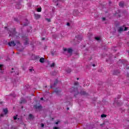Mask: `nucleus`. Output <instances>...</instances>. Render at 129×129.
<instances>
[{"label":"nucleus","instance_id":"de8ad7c7","mask_svg":"<svg viewBox=\"0 0 129 129\" xmlns=\"http://www.w3.org/2000/svg\"><path fill=\"white\" fill-rule=\"evenodd\" d=\"M109 4H111V2H109Z\"/></svg>","mask_w":129,"mask_h":129},{"label":"nucleus","instance_id":"7c9ffc66","mask_svg":"<svg viewBox=\"0 0 129 129\" xmlns=\"http://www.w3.org/2000/svg\"><path fill=\"white\" fill-rule=\"evenodd\" d=\"M2 67H3V64H0V70H2Z\"/></svg>","mask_w":129,"mask_h":129},{"label":"nucleus","instance_id":"79ce46f5","mask_svg":"<svg viewBox=\"0 0 129 129\" xmlns=\"http://www.w3.org/2000/svg\"><path fill=\"white\" fill-rule=\"evenodd\" d=\"M126 69H129V67H127V68H126Z\"/></svg>","mask_w":129,"mask_h":129},{"label":"nucleus","instance_id":"1a4fd4ad","mask_svg":"<svg viewBox=\"0 0 129 129\" xmlns=\"http://www.w3.org/2000/svg\"><path fill=\"white\" fill-rule=\"evenodd\" d=\"M39 62H40V63H44V62H45V58L44 57L40 58Z\"/></svg>","mask_w":129,"mask_h":129},{"label":"nucleus","instance_id":"473e14b6","mask_svg":"<svg viewBox=\"0 0 129 129\" xmlns=\"http://www.w3.org/2000/svg\"><path fill=\"white\" fill-rule=\"evenodd\" d=\"M41 127H44V124L43 123H41Z\"/></svg>","mask_w":129,"mask_h":129},{"label":"nucleus","instance_id":"4c0bfd02","mask_svg":"<svg viewBox=\"0 0 129 129\" xmlns=\"http://www.w3.org/2000/svg\"><path fill=\"white\" fill-rule=\"evenodd\" d=\"M42 41H44V40H45V38H42Z\"/></svg>","mask_w":129,"mask_h":129},{"label":"nucleus","instance_id":"a211bd4d","mask_svg":"<svg viewBox=\"0 0 129 129\" xmlns=\"http://www.w3.org/2000/svg\"><path fill=\"white\" fill-rule=\"evenodd\" d=\"M13 118H14V120H16V119H18V115H16V116H14L13 117Z\"/></svg>","mask_w":129,"mask_h":129},{"label":"nucleus","instance_id":"423d86ee","mask_svg":"<svg viewBox=\"0 0 129 129\" xmlns=\"http://www.w3.org/2000/svg\"><path fill=\"white\" fill-rule=\"evenodd\" d=\"M25 46H27V45H29V38H25V42H24Z\"/></svg>","mask_w":129,"mask_h":129},{"label":"nucleus","instance_id":"b1692460","mask_svg":"<svg viewBox=\"0 0 129 129\" xmlns=\"http://www.w3.org/2000/svg\"><path fill=\"white\" fill-rule=\"evenodd\" d=\"M45 20H46V21H47V22H51L50 19L46 18Z\"/></svg>","mask_w":129,"mask_h":129},{"label":"nucleus","instance_id":"ddd939ff","mask_svg":"<svg viewBox=\"0 0 129 129\" xmlns=\"http://www.w3.org/2000/svg\"><path fill=\"white\" fill-rule=\"evenodd\" d=\"M37 11L38 12V13H41V12H42V8H37Z\"/></svg>","mask_w":129,"mask_h":129},{"label":"nucleus","instance_id":"6e6552de","mask_svg":"<svg viewBox=\"0 0 129 129\" xmlns=\"http://www.w3.org/2000/svg\"><path fill=\"white\" fill-rule=\"evenodd\" d=\"M123 28H124L123 26L119 27L118 30V32H119L120 33V32H123L124 31Z\"/></svg>","mask_w":129,"mask_h":129},{"label":"nucleus","instance_id":"9d476101","mask_svg":"<svg viewBox=\"0 0 129 129\" xmlns=\"http://www.w3.org/2000/svg\"><path fill=\"white\" fill-rule=\"evenodd\" d=\"M34 107L36 109H40V108H42V106H41V105L38 106L37 105H34Z\"/></svg>","mask_w":129,"mask_h":129},{"label":"nucleus","instance_id":"c03bdc74","mask_svg":"<svg viewBox=\"0 0 129 129\" xmlns=\"http://www.w3.org/2000/svg\"><path fill=\"white\" fill-rule=\"evenodd\" d=\"M57 2H59L60 1H62V0H56Z\"/></svg>","mask_w":129,"mask_h":129},{"label":"nucleus","instance_id":"72a5a7b5","mask_svg":"<svg viewBox=\"0 0 129 129\" xmlns=\"http://www.w3.org/2000/svg\"><path fill=\"white\" fill-rule=\"evenodd\" d=\"M102 20L103 21H105V18H104V17L102 18Z\"/></svg>","mask_w":129,"mask_h":129},{"label":"nucleus","instance_id":"f257e3e1","mask_svg":"<svg viewBox=\"0 0 129 129\" xmlns=\"http://www.w3.org/2000/svg\"><path fill=\"white\" fill-rule=\"evenodd\" d=\"M78 86H79V83L76 82L74 83V86L70 89V92L71 93H75V96L76 97L78 94H81V95H87V93L84 91H81L80 93L78 92Z\"/></svg>","mask_w":129,"mask_h":129},{"label":"nucleus","instance_id":"9b49d317","mask_svg":"<svg viewBox=\"0 0 129 129\" xmlns=\"http://www.w3.org/2000/svg\"><path fill=\"white\" fill-rule=\"evenodd\" d=\"M113 74H114V75H117V74H119V71H114Z\"/></svg>","mask_w":129,"mask_h":129},{"label":"nucleus","instance_id":"a19ab883","mask_svg":"<svg viewBox=\"0 0 129 129\" xmlns=\"http://www.w3.org/2000/svg\"><path fill=\"white\" fill-rule=\"evenodd\" d=\"M67 109V110H69V107H68Z\"/></svg>","mask_w":129,"mask_h":129},{"label":"nucleus","instance_id":"2f4dec72","mask_svg":"<svg viewBox=\"0 0 129 129\" xmlns=\"http://www.w3.org/2000/svg\"><path fill=\"white\" fill-rule=\"evenodd\" d=\"M53 129H59V127L55 126V127H53Z\"/></svg>","mask_w":129,"mask_h":129},{"label":"nucleus","instance_id":"ea45409f","mask_svg":"<svg viewBox=\"0 0 129 129\" xmlns=\"http://www.w3.org/2000/svg\"><path fill=\"white\" fill-rule=\"evenodd\" d=\"M77 80H79V78H77Z\"/></svg>","mask_w":129,"mask_h":129},{"label":"nucleus","instance_id":"393cba45","mask_svg":"<svg viewBox=\"0 0 129 129\" xmlns=\"http://www.w3.org/2000/svg\"><path fill=\"white\" fill-rule=\"evenodd\" d=\"M51 54L52 55V56H54V55H55V53L54 52V51H51Z\"/></svg>","mask_w":129,"mask_h":129},{"label":"nucleus","instance_id":"e433bc0d","mask_svg":"<svg viewBox=\"0 0 129 129\" xmlns=\"http://www.w3.org/2000/svg\"><path fill=\"white\" fill-rule=\"evenodd\" d=\"M58 123H59V122H55V124H58Z\"/></svg>","mask_w":129,"mask_h":129},{"label":"nucleus","instance_id":"f704fd0d","mask_svg":"<svg viewBox=\"0 0 129 129\" xmlns=\"http://www.w3.org/2000/svg\"><path fill=\"white\" fill-rule=\"evenodd\" d=\"M40 100H44V98H43V97L40 98Z\"/></svg>","mask_w":129,"mask_h":129},{"label":"nucleus","instance_id":"6ab92c4d","mask_svg":"<svg viewBox=\"0 0 129 129\" xmlns=\"http://www.w3.org/2000/svg\"><path fill=\"white\" fill-rule=\"evenodd\" d=\"M5 115H6L5 114H3V113L1 114H0V118L4 117V116H5Z\"/></svg>","mask_w":129,"mask_h":129},{"label":"nucleus","instance_id":"c9c22d12","mask_svg":"<svg viewBox=\"0 0 129 129\" xmlns=\"http://www.w3.org/2000/svg\"><path fill=\"white\" fill-rule=\"evenodd\" d=\"M67 25V26H70V23H68Z\"/></svg>","mask_w":129,"mask_h":129},{"label":"nucleus","instance_id":"2eb2a0df","mask_svg":"<svg viewBox=\"0 0 129 129\" xmlns=\"http://www.w3.org/2000/svg\"><path fill=\"white\" fill-rule=\"evenodd\" d=\"M119 7H121L122 8V7H123V2H120L119 3Z\"/></svg>","mask_w":129,"mask_h":129},{"label":"nucleus","instance_id":"dca6fc26","mask_svg":"<svg viewBox=\"0 0 129 129\" xmlns=\"http://www.w3.org/2000/svg\"><path fill=\"white\" fill-rule=\"evenodd\" d=\"M67 73H71V69H68V70H67Z\"/></svg>","mask_w":129,"mask_h":129},{"label":"nucleus","instance_id":"4468645a","mask_svg":"<svg viewBox=\"0 0 129 129\" xmlns=\"http://www.w3.org/2000/svg\"><path fill=\"white\" fill-rule=\"evenodd\" d=\"M54 92H55V93H56V94L58 95V94L59 93H60V92H61V91H59V90H57V89H56V90L54 91Z\"/></svg>","mask_w":129,"mask_h":129},{"label":"nucleus","instance_id":"58836bf2","mask_svg":"<svg viewBox=\"0 0 129 129\" xmlns=\"http://www.w3.org/2000/svg\"><path fill=\"white\" fill-rule=\"evenodd\" d=\"M92 66H93V67H95V64H93L92 65Z\"/></svg>","mask_w":129,"mask_h":129},{"label":"nucleus","instance_id":"4be33fe9","mask_svg":"<svg viewBox=\"0 0 129 129\" xmlns=\"http://www.w3.org/2000/svg\"><path fill=\"white\" fill-rule=\"evenodd\" d=\"M57 84H58V80H56L54 83V86H55V85H57Z\"/></svg>","mask_w":129,"mask_h":129},{"label":"nucleus","instance_id":"3c124183","mask_svg":"<svg viewBox=\"0 0 129 129\" xmlns=\"http://www.w3.org/2000/svg\"><path fill=\"white\" fill-rule=\"evenodd\" d=\"M19 119H20V118H18V120H19Z\"/></svg>","mask_w":129,"mask_h":129},{"label":"nucleus","instance_id":"cd10ccee","mask_svg":"<svg viewBox=\"0 0 129 129\" xmlns=\"http://www.w3.org/2000/svg\"><path fill=\"white\" fill-rule=\"evenodd\" d=\"M127 27H124V31H127Z\"/></svg>","mask_w":129,"mask_h":129},{"label":"nucleus","instance_id":"0eeeda50","mask_svg":"<svg viewBox=\"0 0 129 129\" xmlns=\"http://www.w3.org/2000/svg\"><path fill=\"white\" fill-rule=\"evenodd\" d=\"M3 112H4L5 115H7V114L9 112V110H8V108H6L3 109Z\"/></svg>","mask_w":129,"mask_h":129},{"label":"nucleus","instance_id":"c85d7f7f","mask_svg":"<svg viewBox=\"0 0 129 129\" xmlns=\"http://www.w3.org/2000/svg\"><path fill=\"white\" fill-rule=\"evenodd\" d=\"M14 21H15V22H18V18H14Z\"/></svg>","mask_w":129,"mask_h":129},{"label":"nucleus","instance_id":"37998d69","mask_svg":"<svg viewBox=\"0 0 129 129\" xmlns=\"http://www.w3.org/2000/svg\"><path fill=\"white\" fill-rule=\"evenodd\" d=\"M29 71H32V69H29Z\"/></svg>","mask_w":129,"mask_h":129},{"label":"nucleus","instance_id":"20e7f679","mask_svg":"<svg viewBox=\"0 0 129 129\" xmlns=\"http://www.w3.org/2000/svg\"><path fill=\"white\" fill-rule=\"evenodd\" d=\"M63 51L64 52H66L67 51H68V53L70 54L73 52V50L72 49V48H68V49H67V48H63Z\"/></svg>","mask_w":129,"mask_h":129},{"label":"nucleus","instance_id":"bb28decb","mask_svg":"<svg viewBox=\"0 0 129 129\" xmlns=\"http://www.w3.org/2000/svg\"><path fill=\"white\" fill-rule=\"evenodd\" d=\"M3 103H5V102L3 101H0V104H3Z\"/></svg>","mask_w":129,"mask_h":129},{"label":"nucleus","instance_id":"49530a36","mask_svg":"<svg viewBox=\"0 0 129 129\" xmlns=\"http://www.w3.org/2000/svg\"><path fill=\"white\" fill-rule=\"evenodd\" d=\"M103 124H101L100 125L102 126Z\"/></svg>","mask_w":129,"mask_h":129},{"label":"nucleus","instance_id":"09e8293b","mask_svg":"<svg viewBox=\"0 0 129 129\" xmlns=\"http://www.w3.org/2000/svg\"><path fill=\"white\" fill-rule=\"evenodd\" d=\"M119 18H120V15H119Z\"/></svg>","mask_w":129,"mask_h":129},{"label":"nucleus","instance_id":"f3484780","mask_svg":"<svg viewBox=\"0 0 129 129\" xmlns=\"http://www.w3.org/2000/svg\"><path fill=\"white\" fill-rule=\"evenodd\" d=\"M29 118H34V116H33V114H30L29 115Z\"/></svg>","mask_w":129,"mask_h":129},{"label":"nucleus","instance_id":"a878e982","mask_svg":"<svg viewBox=\"0 0 129 129\" xmlns=\"http://www.w3.org/2000/svg\"><path fill=\"white\" fill-rule=\"evenodd\" d=\"M117 105L118 106H120V105H121V104H119V102H118L117 103Z\"/></svg>","mask_w":129,"mask_h":129},{"label":"nucleus","instance_id":"f8f14e48","mask_svg":"<svg viewBox=\"0 0 129 129\" xmlns=\"http://www.w3.org/2000/svg\"><path fill=\"white\" fill-rule=\"evenodd\" d=\"M26 99H22L21 101H20V103L22 104V103H26Z\"/></svg>","mask_w":129,"mask_h":129},{"label":"nucleus","instance_id":"5701e85b","mask_svg":"<svg viewBox=\"0 0 129 129\" xmlns=\"http://www.w3.org/2000/svg\"><path fill=\"white\" fill-rule=\"evenodd\" d=\"M55 66V63L53 62L51 65H50V67L52 68L54 67Z\"/></svg>","mask_w":129,"mask_h":129},{"label":"nucleus","instance_id":"8fccbe9b","mask_svg":"<svg viewBox=\"0 0 129 129\" xmlns=\"http://www.w3.org/2000/svg\"><path fill=\"white\" fill-rule=\"evenodd\" d=\"M12 70H14V68H12Z\"/></svg>","mask_w":129,"mask_h":129},{"label":"nucleus","instance_id":"412c9836","mask_svg":"<svg viewBox=\"0 0 129 129\" xmlns=\"http://www.w3.org/2000/svg\"><path fill=\"white\" fill-rule=\"evenodd\" d=\"M101 117H106V115L104 114H102L101 115Z\"/></svg>","mask_w":129,"mask_h":129},{"label":"nucleus","instance_id":"aec40b11","mask_svg":"<svg viewBox=\"0 0 129 129\" xmlns=\"http://www.w3.org/2000/svg\"><path fill=\"white\" fill-rule=\"evenodd\" d=\"M95 39L97 41H99V40H100V38H99V37H95Z\"/></svg>","mask_w":129,"mask_h":129},{"label":"nucleus","instance_id":"a18cd8bd","mask_svg":"<svg viewBox=\"0 0 129 129\" xmlns=\"http://www.w3.org/2000/svg\"><path fill=\"white\" fill-rule=\"evenodd\" d=\"M78 39H79V36H78Z\"/></svg>","mask_w":129,"mask_h":129},{"label":"nucleus","instance_id":"c756f323","mask_svg":"<svg viewBox=\"0 0 129 129\" xmlns=\"http://www.w3.org/2000/svg\"><path fill=\"white\" fill-rule=\"evenodd\" d=\"M15 44H20V42L19 41H16V43Z\"/></svg>","mask_w":129,"mask_h":129},{"label":"nucleus","instance_id":"39448f33","mask_svg":"<svg viewBox=\"0 0 129 129\" xmlns=\"http://www.w3.org/2000/svg\"><path fill=\"white\" fill-rule=\"evenodd\" d=\"M34 17L35 19H36V20H39V19H40V18H41V15H40L39 14H34Z\"/></svg>","mask_w":129,"mask_h":129},{"label":"nucleus","instance_id":"f03ea898","mask_svg":"<svg viewBox=\"0 0 129 129\" xmlns=\"http://www.w3.org/2000/svg\"><path fill=\"white\" fill-rule=\"evenodd\" d=\"M8 33L10 37H14V36H16L17 39H19V36H20V34L16 31V28L13 29H11L9 30Z\"/></svg>","mask_w":129,"mask_h":129},{"label":"nucleus","instance_id":"7ed1b4c3","mask_svg":"<svg viewBox=\"0 0 129 129\" xmlns=\"http://www.w3.org/2000/svg\"><path fill=\"white\" fill-rule=\"evenodd\" d=\"M8 45L10 47H15L16 46V43H15L14 40H12L8 43Z\"/></svg>","mask_w":129,"mask_h":129}]
</instances>
